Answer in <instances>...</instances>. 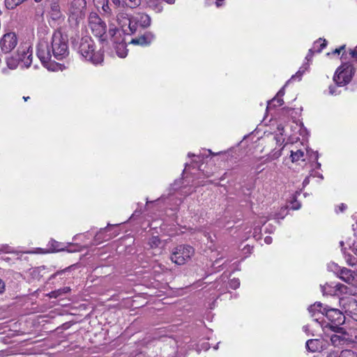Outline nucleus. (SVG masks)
<instances>
[{"instance_id":"de8ad7c7","label":"nucleus","mask_w":357,"mask_h":357,"mask_svg":"<svg viewBox=\"0 0 357 357\" xmlns=\"http://www.w3.org/2000/svg\"><path fill=\"white\" fill-rule=\"evenodd\" d=\"M162 1L169 4H174L176 1V0H162Z\"/></svg>"},{"instance_id":"e433bc0d","label":"nucleus","mask_w":357,"mask_h":357,"mask_svg":"<svg viewBox=\"0 0 357 357\" xmlns=\"http://www.w3.org/2000/svg\"><path fill=\"white\" fill-rule=\"evenodd\" d=\"M102 8V10L105 13H109V14L110 13L111 10H110V8L109 7L108 1L107 0L106 1V3H103Z\"/></svg>"},{"instance_id":"cd10ccee","label":"nucleus","mask_w":357,"mask_h":357,"mask_svg":"<svg viewBox=\"0 0 357 357\" xmlns=\"http://www.w3.org/2000/svg\"><path fill=\"white\" fill-rule=\"evenodd\" d=\"M150 7L156 13H160L163 10V7L160 3L153 2L150 4Z\"/></svg>"},{"instance_id":"c03bdc74","label":"nucleus","mask_w":357,"mask_h":357,"mask_svg":"<svg viewBox=\"0 0 357 357\" xmlns=\"http://www.w3.org/2000/svg\"><path fill=\"white\" fill-rule=\"evenodd\" d=\"M284 94V86L277 93V96L282 98Z\"/></svg>"},{"instance_id":"5fc2aeb1","label":"nucleus","mask_w":357,"mask_h":357,"mask_svg":"<svg viewBox=\"0 0 357 357\" xmlns=\"http://www.w3.org/2000/svg\"><path fill=\"white\" fill-rule=\"evenodd\" d=\"M23 99L24 100V101H27L29 99V96H26V97L24 96Z\"/></svg>"},{"instance_id":"09e8293b","label":"nucleus","mask_w":357,"mask_h":357,"mask_svg":"<svg viewBox=\"0 0 357 357\" xmlns=\"http://www.w3.org/2000/svg\"><path fill=\"white\" fill-rule=\"evenodd\" d=\"M335 287H338V289H339L340 291H343V290L342 289V288H344V289H346V287H345L344 285H343V284H337Z\"/></svg>"},{"instance_id":"8fccbe9b","label":"nucleus","mask_w":357,"mask_h":357,"mask_svg":"<svg viewBox=\"0 0 357 357\" xmlns=\"http://www.w3.org/2000/svg\"><path fill=\"white\" fill-rule=\"evenodd\" d=\"M353 252L354 253L357 255V245H355L353 248Z\"/></svg>"},{"instance_id":"a19ab883","label":"nucleus","mask_w":357,"mask_h":357,"mask_svg":"<svg viewBox=\"0 0 357 357\" xmlns=\"http://www.w3.org/2000/svg\"><path fill=\"white\" fill-rule=\"evenodd\" d=\"M116 31H118V29H116V28H110L109 29V34L112 36V37H114V35L116 34Z\"/></svg>"},{"instance_id":"c756f323","label":"nucleus","mask_w":357,"mask_h":357,"mask_svg":"<svg viewBox=\"0 0 357 357\" xmlns=\"http://www.w3.org/2000/svg\"><path fill=\"white\" fill-rule=\"evenodd\" d=\"M128 3H126V6L130 7L131 8L138 7L142 2L141 0H128Z\"/></svg>"},{"instance_id":"412c9836","label":"nucleus","mask_w":357,"mask_h":357,"mask_svg":"<svg viewBox=\"0 0 357 357\" xmlns=\"http://www.w3.org/2000/svg\"><path fill=\"white\" fill-rule=\"evenodd\" d=\"M284 103V101L281 97L275 96L271 100L268 102L267 109H271L273 107L277 106H281Z\"/></svg>"},{"instance_id":"603ef678","label":"nucleus","mask_w":357,"mask_h":357,"mask_svg":"<svg viewBox=\"0 0 357 357\" xmlns=\"http://www.w3.org/2000/svg\"><path fill=\"white\" fill-rule=\"evenodd\" d=\"M69 291H70V288H69V287H66V288H64V289H63V291L64 293H67V292H68Z\"/></svg>"},{"instance_id":"79ce46f5","label":"nucleus","mask_w":357,"mask_h":357,"mask_svg":"<svg viewBox=\"0 0 357 357\" xmlns=\"http://www.w3.org/2000/svg\"><path fill=\"white\" fill-rule=\"evenodd\" d=\"M5 289V284L4 282L0 279V294L3 293Z\"/></svg>"},{"instance_id":"3c124183","label":"nucleus","mask_w":357,"mask_h":357,"mask_svg":"<svg viewBox=\"0 0 357 357\" xmlns=\"http://www.w3.org/2000/svg\"><path fill=\"white\" fill-rule=\"evenodd\" d=\"M309 183V178H305L303 181V185H307Z\"/></svg>"},{"instance_id":"f3484780","label":"nucleus","mask_w":357,"mask_h":357,"mask_svg":"<svg viewBox=\"0 0 357 357\" xmlns=\"http://www.w3.org/2000/svg\"><path fill=\"white\" fill-rule=\"evenodd\" d=\"M135 17H136V20H137L139 24L141 26L145 28V27H148L150 26L151 20V17L148 15L144 14V13H141V14L137 15Z\"/></svg>"},{"instance_id":"2f4dec72","label":"nucleus","mask_w":357,"mask_h":357,"mask_svg":"<svg viewBox=\"0 0 357 357\" xmlns=\"http://www.w3.org/2000/svg\"><path fill=\"white\" fill-rule=\"evenodd\" d=\"M337 85L335 84V85H331L328 88L329 93L331 95H337L340 93V91H337Z\"/></svg>"},{"instance_id":"6e6552de","label":"nucleus","mask_w":357,"mask_h":357,"mask_svg":"<svg viewBox=\"0 0 357 357\" xmlns=\"http://www.w3.org/2000/svg\"><path fill=\"white\" fill-rule=\"evenodd\" d=\"M119 24L121 26L124 32L128 34H132L137 31L138 22L136 17H128L126 13H119L116 15Z\"/></svg>"},{"instance_id":"a18cd8bd","label":"nucleus","mask_w":357,"mask_h":357,"mask_svg":"<svg viewBox=\"0 0 357 357\" xmlns=\"http://www.w3.org/2000/svg\"><path fill=\"white\" fill-rule=\"evenodd\" d=\"M157 266H158V267L160 269V271H162V272L167 271L168 270V269H167V268H166L164 265H162V264H158Z\"/></svg>"},{"instance_id":"bb28decb","label":"nucleus","mask_w":357,"mask_h":357,"mask_svg":"<svg viewBox=\"0 0 357 357\" xmlns=\"http://www.w3.org/2000/svg\"><path fill=\"white\" fill-rule=\"evenodd\" d=\"M346 261L348 265L351 266H355L357 264V259L351 255H347L345 256Z\"/></svg>"},{"instance_id":"473e14b6","label":"nucleus","mask_w":357,"mask_h":357,"mask_svg":"<svg viewBox=\"0 0 357 357\" xmlns=\"http://www.w3.org/2000/svg\"><path fill=\"white\" fill-rule=\"evenodd\" d=\"M273 142H274L275 144H280V146L282 145V144L284 142V139L281 136H275L273 137L272 139Z\"/></svg>"},{"instance_id":"58836bf2","label":"nucleus","mask_w":357,"mask_h":357,"mask_svg":"<svg viewBox=\"0 0 357 357\" xmlns=\"http://www.w3.org/2000/svg\"><path fill=\"white\" fill-rule=\"evenodd\" d=\"M340 337L339 335H334L331 336V340L335 344L336 342H340Z\"/></svg>"},{"instance_id":"b1692460","label":"nucleus","mask_w":357,"mask_h":357,"mask_svg":"<svg viewBox=\"0 0 357 357\" xmlns=\"http://www.w3.org/2000/svg\"><path fill=\"white\" fill-rule=\"evenodd\" d=\"M161 243V241L158 236H152L149 240V245L151 248H157Z\"/></svg>"},{"instance_id":"20e7f679","label":"nucleus","mask_w":357,"mask_h":357,"mask_svg":"<svg viewBox=\"0 0 357 357\" xmlns=\"http://www.w3.org/2000/svg\"><path fill=\"white\" fill-rule=\"evenodd\" d=\"M323 313H324V316L330 321L326 326L335 332H340L342 329L340 326L344 322L345 317L340 310L325 305V307L323 308Z\"/></svg>"},{"instance_id":"5701e85b","label":"nucleus","mask_w":357,"mask_h":357,"mask_svg":"<svg viewBox=\"0 0 357 357\" xmlns=\"http://www.w3.org/2000/svg\"><path fill=\"white\" fill-rule=\"evenodd\" d=\"M291 158L292 162H296L301 159L304 156V152L301 150L291 151Z\"/></svg>"},{"instance_id":"a878e982","label":"nucleus","mask_w":357,"mask_h":357,"mask_svg":"<svg viewBox=\"0 0 357 357\" xmlns=\"http://www.w3.org/2000/svg\"><path fill=\"white\" fill-rule=\"evenodd\" d=\"M339 357H357V354L351 350L345 349L341 351Z\"/></svg>"},{"instance_id":"7c9ffc66","label":"nucleus","mask_w":357,"mask_h":357,"mask_svg":"<svg viewBox=\"0 0 357 357\" xmlns=\"http://www.w3.org/2000/svg\"><path fill=\"white\" fill-rule=\"evenodd\" d=\"M351 337L349 340L352 342H357V328H351L350 330Z\"/></svg>"},{"instance_id":"423d86ee","label":"nucleus","mask_w":357,"mask_h":357,"mask_svg":"<svg viewBox=\"0 0 357 357\" xmlns=\"http://www.w3.org/2000/svg\"><path fill=\"white\" fill-rule=\"evenodd\" d=\"M354 69L351 64L346 63L342 64L336 70L333 81L337 86H345L352 79Z\"/></svg>"},{"instance_id":"39448f33","label":"nucleus","mask_w":357,"mask_h":357,"mask_svg":"<svg viewBox=\"0 0 357 357\" xmlns=\"http://www.w3.org/2000/svg\"><path fill=\"white\" fill-rule=\"evenodd\" d=\"M329 268L342 281L357 289V271L340 267L335 264H331Z\"/></svg>"},{"instance_id":"6e6d98bb","label":"nucleus","mask_w":357,"mask_h":357,"mask_svg":"<svg viewBox=\"0 0 357 357\" xmlns=\"http://www.w3.org/2000/svg\"><path fill=\"white\" fill-rule=\"evenodd\" d=\"M60 273H61V272H57V273H56L54 275H52V277H54V275H59V274H60Z\"/></svg>"},{"instance_id":"4468645a","label":"nucleus","mask_w":357,"mask_h":357,"mask_svg":"<svg viewBox=\"0 0 357 357\" xmlns=\"http://www.w3.org/2000/svg\"><path fill=\"white\" fill-rule=\"evenodd\" d=\"M154 35L151 32H146L144 35L133 38L131 43L134 45H139L142 46L149 45L154 39Z\"/></svg>"},{"instance_id":"0eeeda50","label":"nucleus","mask_w":357,"mask_h":357,"mask_svg":"<svg viewBox=\"0 0 357 357\" xmlns=\"http://www.w3.org/2000/svg\"><path fill=\"white\" fill-rule=\"evenodd\" d=\"M86 6L85 0H73L68 8L69 19L78 23L85 16Z\"/></svg>"},{"instance_id":"393cba45","label":"nucleus","mask_w":357,"mask_h":357,"mask_svg":"<svg viewBox=\"0 0 357 357\" xmlns=\"http://www.w3.org/2000/svg\"><path fill=\"white\" fill-rule=\"evenodd\" d=\"M323 294H332L335 292L332 287L328 284L321 286Z\"/></svg>"},{"instance_id":"dca6fc26","label":"nucleus","mask_w":357,"mask_h":357,"mask_svg":"<svg viewBox=\"0 0 357 357\" xmlns=\"http://www.w3.org/2000/svg\"><path fill=\"white\" fill-rule=\"evenodd\" d=\"M6 63L10 69H15L19 64L21 63L20 58H19L18 52L15 55H11L6 59Z\"/></svg>"},{"instance_id":"4c0bfd02","label":"nucleus","mask_w":357,"mask_h":357,"mask_svg":"<svg viewBox=\"0 0 357 357\" xmlns=\"http://www.w3.org/2000/svg\"><path fill=\"white\" fill-rule=\"evenodd\" d=\"M349 54L354 59H357V46L354 50H351L349 52Z\"/></svg>"},{"instance_id":"f03ea898","label":"nucleus","mask_w":357,"mask_h":357,"mask_svg":"<svg viewBox=\"0 0 357 357\" xmlns=\"http://www.w3.org/2000/svg\"><path fill=\"white\" fill-rule=\"evenodd\" d=\"M75 47L78 53L86 61L93 64L101 63L103 61V54L100 50H95V44L89 36L82 37Z\"/></svg>"},{"instance_id":"f704fd0d","label":"nucleus","mask_w":357,"mask_h":357,"mask_svg":"<svg viewBox=\"0 0 357 357\" xmlns=\"http://www.w3.org/2000/svg\"><path fill=\"white\" fill-rule=\"evenodd\" d=\"M345 48V45H342L339 48H336L335 50H333L332 52H328L327 54H340V52Z\"/></svg>"},{"instance_id":"a211bd4d","label":"nucleus","mask_w":357,"mask_h":357,"mask_svg":"<svg viewBox=\"0 0 357 357\" xmlns=\"http://www.w3.org/2000/svg\"><path fill=\"white\" fill-rule=\"evenodd\" d=\"M321 347V342L319 340L312 339L306 342V348L307 350L315 352Z\"/></svg>"},{"instance_id":"2eb2a0df","label":"nucleus","mask_w":357,"mask_h":357,"mask_svg":"<svg viewBox=\"0 0 357 357\" xmlns=\"http://www.w3.org/2000/svg\"><path fill=\"white\" fill-rule=\"evenodd\" d=\"M321 42V38H319L317 40H316L314 44H313V46L311 49L309 50V52L305 57V59L309 61L312 59V56H313V54L314 52H321V50L326 47V45H327V42L326 40H324L321 45H320V47L317 50V45Z\"/></svg>"},{"instance_id":"4d7b16f0","label":"nucleus","mask_w":357,"mask_h":357,"mask_svg":"<svg viewBox=\"0 0 357 357\" xmlns=\"http://www.w3.org/2000/svg\"><path fill=\"white\" fill-rule=\"evenodd\" d=\"M107 229H108V228H107V227H106V228H105L103 230H104L105 231H107Z\"/></svg>"},{"instance_id":"4be33fe9","label":"nucleus","mask_w":357,"mask_h":357,"mask_svg":"<svg viewBox=\"0 0 357 357\" xmlns=\"http://www.w3.org/2000/svg\"><path fill=\"white\" fill-rule=\"evenodd\" d=\"M117 55L121 58H125L127 56V50L123 43H119L116 47Z\"/></svg>"},{"instance_id":"13d9d810","label":"nucleus","mask_w":357,"mask_h":357,"mask_svg":"<svg viewBox=\"0 0 357 357\" xmlns=\"http://www.w3.org/2000/svg\"><path fill=\"white\" fill-rule=\"evenodd\" d=\"M36 2H40L42 0H34Z\"/></svg>"},{"instance_id":"9d476101","label":"nucleus","mask_w":357,"mask_h":357,"mask_svg":"<svg viewBox=\"0 0 357 357\" xmlns=\"http://www.w3.org/2000/svg\"><path fill=\"white\" fill-rule=\"evenodd\" d=\"M18 39L17 35L14 32H8L5 33L0 39L1 50L5 53H9L17 46Z\"/></svg>"},{"instance_id":"f8f14e48","label":"nucleus","mask_w":357,"mask_h":357,"mask_svg":"<svg viewBox=\"0 0 357 357\" xmlns=\"http://www.w3.org/2000/svg\"><path fill=\"white\" fill-rule=\"evenodd\" d=\"M340 303L345 313L357 321V301L353 297H349L342 299Z\"/></svg>"},{"instance_id":"c85d7f7f","label":"nucleus","mask_w":357,"mask_h":357,"mask_svg":"<svg viewBox=\"0 0 357 357\" xmlns=\"http://www.w3.org/2000/svg\"><path fill=\"white\" fill-rule=\"evenodd\" d=\"M52 252H59L64 250V248L60 246V243L55 241H52Z\"/></svg>"},{"instance_id":"6ab92c4d","label":"nucleus","mask_w":357,"mask_h":357,"mask_svg":"<svg viewBox=\"0 0 357 357\" xmlns=\"http://www.w3.org/2000/svg\"><path fill=\"white\" fill-rule=\"evenodd\" d=\"M283 149V147L280 148L279 149L276 150V149H274L271 153H269L266 156V159L264 160V163L271 162L272 160H276L279 158L282 155V150Z\"/></svg>"},{"instance_id":"49530a36","label":"nucleus","mask_w":357,"mask_h":357,"mask_svg":"<svg viewBox=\"0 0 357 357\" xmlns=\"http://www.w3.org/2000/svg\"><path fill=\"white\" fill-rule=\"evenodd\" d=\"M264 241L267 244H270L272 242V238L270 236H266L264 239Z\"/></svg>"},{"instance_id":"7ed1b4c3","label":"nucleus","mask_w":357,"mask_h":357,"mask_svg":"<svg viewBox=\"0 0 357 357\" xmlns=\"http://www.w3.org/2000/svg\"><path fill=\"white\" fill-rule=\"evenodd\" d=\"M195 253L194 248L188 245H179L174 248L170 255L171 261L181 266L187 263Z\"/></svg>"},{"instance_id":"ddd939ff","label":"nucleus","mask_w":357,"mask_h":357,"mask_svg":"<svg viewBox=\"0 0 357 357\" xmlns=\"http://www.w3.org/2000/svg\"><path fill=\"white\" fill-rule=\"evenodd\" d=\"M325 306L320 302H317L308 307V311L314 320L318 321L324 315L323 308Z\"/></svg>"},{"instance_id":"c9c22d12","label":"nucleus","mask_w":357,"mask_h":357,"mask_svg":"<svg viewBox=\"0 0 357 357\" xmlns=\"http://www.w3.org/2000/svg\"><path fill=\"white\" fill-rule=\"evenodd\" d=\"M304 70H301V69L296 73V75H293L289 82H290L292 79H295L296 78H298V79H301V75H303Z\"/></svg>"},{"instance_id":"f257e3e1","label":"nucleus","mask_w":357,"mask_h":357,"mask_svg":"<svg viewBox=\"0 0 357 357\" xmlns=\"http://www.w3.org/2000/svg\"><path fill=\"white\" fill-rule=\"evenodd\" d=\"M69 54L68 40L61 32L53 33L50 43L40 40L37 46V55L42 63L49 62L53 56L57 60H62Z\"/></svg>"},{"instance_id":"37998d69","label":"nucleus","mask_w":357,"mask_h":357,"mask_svg":"<svg viewBox=\"0 0 357 357\" xmlns=\"http://www.w3.org/2000/svg\"><path fill=\"white\" fill-rule=\"evenodd\" d=\"M347 208V205L344 204H341L339 206H338V208H339V211L340 212H344L346 208Z\"/></svg>"},{"instance_id":"aec40b11","label":"nucleus","mask_w":357,"mask_h":357,"mask_svg":"<svg viewBox=\"0 0 357 357\" xmlns=\"http://www.w3.org/2000/svg\"><path fill=\"white\" fill-rule=\"evenodd\" d=\"M50 12L54 19H58L61 16L60 6L57 1L52 2L50 6Z\"/></svg>"},{"instance_id":"72a5a7b5","label":"nucleus","mask_w":357,"mask_h":357,"mask_svg":"<svg viewBox=\"0 0 357 357\" xmlns=\"http://www.w3.org/2000/svg\"><path fill=\"white\" fill-rule=\"evenodd\" d=\"M112 3L117 6H126V2L122 0H112Z\"/></svg>"},{"instance_id":"1a4fd4ad","label":"nucleus","mask_w":357,"mask_h":357,"mask_svg":"<svg viewBox=\"0 0 357 357\" xmlns=\"http://www.w3.org/2000/svg\"><path fill=\"white\" fill-rule=\"evenodd\" d=\"M89 26L92 33L98 38L102 37L106 33V24L96 13H91L89 17Z\"/></svg>"},{"instance_id":"9b49d317","label":"nucleus","mask_w":357,"mask_h":357,"mask_svg":"<svg viewBox=\"0 0 357 357\" xmlns=\"http://www.w3.org/2000/svg\"><path fill=\"white\" fill-rule=\"evenodd\" d=\"M22 67L29 68L32 63V50L31 46L26 43L20 45L17 50Z\"/></svg>"},{"instance_id":"ea45409f","label":"nucleus","mask_w":357,"mask_h":357,"mask_svg":"<svg viewBox=\"0 0 357 357\" xmlns=\"http://www.w3.org/2000/svg\"><path fill=\"white\" fill-rule=\"evenodd\" d=\"M240 284L238 280H231L230 286L234 289L237 288Z\"/></svg>"},{"instance_id":"864d4df0","label":"nucleus","mask_w":357,"mask_h":357,"mask_svg":"<svg viewBox=\"0 0 357 357\" xmlns=\"http://www.w3.org/2000/svg\"><path fill=\"white\" fill-rule=\"evenodd\" d=\"M324 40H325V39H324V40H323V39L321 38V43H319L317 45V49H316V50H317V49H319V48L320 47V45H321V43Z\"/></svg>"}]
</instances>
